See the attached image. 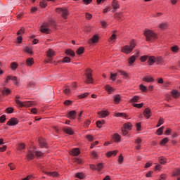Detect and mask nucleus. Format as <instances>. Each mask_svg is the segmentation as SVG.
<instances>
[{
    "mask_svg": "<svg viewBox=\"0 0 180 180\" xmlns=\"http://www.w3.org/2000/svg\"><path fill=\"white\" fill-rule=\"evenodd\" d=\"M136 45L137 43L136 42V40L131 39L129 41V46L125 45L121 48V53H123L124 54H130Z\"/></svg>",
    "mask_w": 180,
    "mask_h": 180,
    "instance_id": "nucleus-1",
    "label": "nucleus"
},
{
    "mask_svg": "<svg viewBox=\"0 0 180 180\" xmlns=\"http://www.w3.org/2000/svg\"><path fill=\"white\" fill-rule=\"evenodd\" d=\"M19 99H20V96H15V103L19 105L20 108H30V106H36L37 103L35 101H24L22 102Z\"/></svg>",
    "mask_w": 180,
    "mask_h": 180,
    "instance_id": "nucleus-2",
    "label": "nucleus"
},
{
    "mask_svg": "<svg viewBox=\"0 0 180 180\" xmlns=\"http://www.w3.org/2000/svg\"><path fill=\"white\" fill-rule=\"evenodd\" d=\"M143 36H145L146 41H151V40H157L158 39V35L154 31L148 29L144 30Z\"/></svg>",
    "mask_w": 180,
    "mask_h": 180,
    "instance_id": "nucleus-3",
    "label": "nucleus"
},
{
    "mask_svg": "<svg viewBox=\"0 0 180 180\" xmlns=\"http://www.w3.org/2000/svg\"><path fill=\"white\" fill-rule=\"evenodd\" d=\"M93 70L91 68H86L85 70L86 80L84 81L85 84H94V78L92 77Z\"/></svg>",
    "mask_w": 180,
    "mask_h": 180,
    "instance_id": "nucleus-4",
    "label": "nucleus"
},
{
    "mask_svg": "<svg viewBox=\"0 0 180 180\" xmlns=\"http://www.w3.org/2000/svg\"><path fill=\"white\" fill-rule=\"evenodd\" d=\"M55 11L56 13H58L63 18V19H68V15H70V13L68 12V10L65 8H56Z\"/></svg>",
    "mask_w": 180,
    "mask_h": 180,
    "instance_id": "nucleus-5",
    "label": "nucleus"
},
{
    "mask_svg": "<svg viewBox=\"0 0 180 180\" xmlns=\"http://www.w3.org/2000/svg\"><path fill=\"white\" fill-rule=\"evenodd\" d=\"M19 123V120L16 117L11 118L6 123L7 126H16Z\"/></svg>",
    "mask_w": 180,
    "mask_h": 180,
    "instance_id": "nucleus-6",
    "label": "nucleus"
},
{
    "mask_svg": "<svg viewBox=\"0 0 180 180\" xmlns=\"http://www.w3.org/2000/svg\"><path fill=\"white\" fill-rule=\"evenodd\" d=\"M114 19L116 20H124V15H123V12H117L114 14Z\"/></svg>",
    "mask_w": 180,
    "mask_h": 180,
    "instance_id": "nucleus-7",
    "label": "nucleus"
},
{
    "mask_svg": "<svg viewBox=\"0 0 180 180\" xmlns=\"http://www.w3.org/2000/svg\"><path fill=\"white\" fill-rule=\"evenodd\" d=\"M98 116L100 119H103L105 117H108V115H110L109 111L108 110H101L97 112Z\"/></svg>",
    "mask_w": 180,
    "mask_h": 180,
    "instance_id": "nucleus-8",
    "label": "nucleus"
},
{
    "mask_svg": "<svg viewBox=\"0 0 180 180\" xmlns=\"http://www.w3.org/2000/svg\"><path fill=\"white\" fill-rule=\"evenodd\" d=\"M99 41V36L98 34L94 35L90 39L88 40L89 44H94Z\"/></svg>",
    "mask_w": 180,
    "mask_h": 180,
    "instance_id": "nucleus-9",
    "label": "nucleus"
},
{
    "mask_svg": "<svg viewBox=\"0 0 180 180\" xmlns=\"http://www.w3.org/2000/svg\"><path fill=\"white\" fill-rule=\"evenodd\" d=\"M151 109L147 108L143 111V116L145 119H150L152 116Z\"/></svg>",
    "mask_w": 180,
    "mask_h": 180,
    "instance_id": "nucleus-10",
    "label": "nucleus"
},
{
    "mask_svg": "<svg viewBox=\"0 0 180 180\" xmlns=\"http://www.w3.org/2000/svg\"><path fill=\"white\" fill-rule=\"evenodd\" d=\"M116 39H117V37L116 36V31H113L111 37L108 39V42H110V44H113V43L116 41Z\"/></svg>",
    "mask_w": 180,
    "mask_h": 180,
    "instance_id": "nucleus-11",
    "label": "nucleus"
},
{
    "mask_svg": "<svg viewBox=\"0 0 180 180\" xmlns=\"http://www.w3.org/2000/svg\"><path fill=\"white\" fill-rule=\"evenodd\" d=\"M63 131L66 134H69L70 136H72L74 134V131H72V127H63Z\"/></svg>",
    "mask_w": 180,
    "mask_h": 180,
    "instance_id": "nucleus-12",
    "label": "nucleus"
},
{
    "mask_svg": "<svg viewBox=\"0 0 180 180\" xmlns=\"http://www.w3.org/2000/svg\"><path fill=\"white\" fill-rule=\"evenodd\" d=\"M38 141L41 148H47V143L46 142V139L41 138L38 140Z\"/></svg>",
    "mask_w": 180,
    "mask_h": 180,
    "instance_id": "nucleus-13",
    "label": "nucleus"
},
{
    "mask_svg": "<svg viewBox=\"0 0 180 180\" xmlns=\"http://www.w3.org/2000/svg\"><path fill=\"white\" fill-rule=\"evenodd\" d=\"M112 140L115 143H120V140H122V136L119 135V134L115 133L112 135Z\"/></svg>",
    "mask_w": 180,
    "mask_h": 180,
    "instance_id": "nucleus-14",
    "label": "nucleus"
},
{
    "mask_svg": "<svg viewBox=\"0 0 180 180\" xmlns=\"http://www.w3.org/2000/svg\"><path fill=\"white\" fill-rule=\"evenodd\" d=\"M71 153L73 157H78V155L81 154V150H79V148H75L72 149Z\"/></svg>",
    "mask_w": 180,
    "mask_h": 180,
    "instance_id": "nucleus-15",
    "label": "nucleus"
},
{
    "mask_svg": "<svg viewBox=\"0 0 180 180\" xmlns=\"http://www.w3.org/2000/svg\"><path fill=\"white\" fill-rule=\"evenodd\" d=\"M114 116L115 117H124V119H129V115L124 112H115Z\"/></svg>",
    "mask_w": 180,
    "mask_h": 180,
    "instance_id": "nucleus-16",
    "label": "nucleus"
},
{
    "mask_svg": "<svg viewBox=\"0 0 180 180\" xmlns=\"http://www.w3.org/2000/svg\"><path fill=\"white\" fill-rule=\"evenodd\" d=\"M114 103L115 105H119V103H120V102L122 101V97L120 96V94H117L115 96H114Z\"/></svg>",
    "mask_w": 180,
    "mask_h": 180,
    "instance_id": "nucleus-17",
    "label": "nucleus"
},
{
    "mask_svg": "<svg viewBox=\"0 0 180 180\" xmlns=\"http://www.w3.org/2000/svg\"><path fill=\"white\" fill-rule=\"evenodd\" d=\"M171 94L174 98V99H178V98L180 96V92L178 90H172L171 91Z\"/></svg>",
    "mask_w": 180,
    "mask_h": 180,
    "instance_id": "nucleus-18",
    "label": "nucleus"
},
{
    "mask_svg": "<svg viewBox=\"0 0 180 180\" xmlns=\"http://www.w3.org/2000/svg\"><path fill=\"white\" fill-rule=\"evenodd\" d=\"M63 93L65 95H70L71 94V89H70V86L68 84H65L63 87Z\"/></svg>",
    "mask_w": 180,
    "mask_h": 180,
    "instance_id": "nucleus-19",
    "label": "nucleus"
},
{
    "mask_svg": "<svg viewBox=\"0 0 180 180\" xmlns=\"http://www.w3.org/2000/svg\"><path fill=\"white\" fill-rule=\"evenodd\" d=\"M117 154V150H112V151H108L105 153V155L108 158H110L112 155L113 157H116V155Z\"/></svg>",
    "mask_w": 180,
    "mask_h": 180,
    "instance_id": "nucleus-20",
    "label": "nucleus"
},
{
    "mask_svg": "<svg viewBox=\"0 0 180 180\" xmlns=\"http://www.w3.org/2000/svg\"><path fill=\"white\" fill-rule=\"evenodd\" d=\"M26 158L28 161H32V160H34V154H33L32 151L28 150Z\"/></svg>",
    "mask_w": 180,
    "mask_h": 180,
    "instance_id": "nucleus-21",
    "label": "nucleus"
},
{
    "mask_svg": "<svg viewBox=\"0 0 180 180\" xmlns=\"http://www.w3.org/2000/svg\"><path fill=\"white\" fill-rule=\"evenodd\" d=\"M65 53L66 56H70V57H75V52L72 49H66Z\"/></svg>",
    "mask_w": 180,
    "mask_h": 180,
    "instance_id": "nucleus-22",
    "label": "nucleus"
},
{
    "mask_svg": "<svg viewBox=\"0 0 180 180\" xmlns=\"http://www.w3.org/2000/svg\"><path fill=\"white\" fill-rule=\"evenodd\" d=\"M54 56H56V51H54V50L49 49L46 51V56L49 57V58H52Z\"/></svg>",
    "mask_w": 180,
    "mask_h": 180,
    "instance_id": "nucleus-23",
    "label": "nucleus"
},
{
    "mask_svg": "<svg viewBox=\"0 0 180 180\" xmlns=\"http://www.w3.org/2000/svg\"><path fill=\"white\" fill-rule=\"evenodd\" d=\"M40 32L41 33H45L46 34H50V33H51V30H50V29L43 27V25L41 26Z\"/></svg>",
    "mask_w": 180,
    "mask_h": 180,
    "instance_id": "nucleus-24",
    "label": "nucleus"
},
{
    "mask_svg": "<svg viewBox=\"0 0 180 180\" xmlns=\"http://www.w3.org/2000/svg\"><path fill=\"white\" fill-rule=\"evenodd\" d=\"M34 64V60L33 58H29L26 60V65L27 67H32Z\"/></svg>",
    "mask_w": 180,
    "mask_h": 180,
    "instance_id": "nucleus-25",
    "label": "nucleus"
},
{
    "mask_svg": "<svg viewBox=\"0 0 180 180\" xmlns=\"http://www.w3.org/2000/svg\"><path fill=\"white\" fill-rule=\"evenodd\" d=\"M112 6L115 11H116V9H120V4H119V1H112Z\"/></svg>",
    "mask_w": 180,
    "mask_h": 180,
    "instance_id": "nucleus-26",
    "label": "nucleus"
},
{
    "mask_svg": "<svg viewBox=\"0 0 180 180\" xmlns=\"http://www.w3.org/2000/svg\"><path fill=\"white\" fill-rule=\"evenodd\" d=\"M180 176V168H175L172 173V176Z\"/></svg>",
    "mask_w": 180,
    "mask_h": 180,
    "instance_id": "nucleus-27",
    "label": "nucleus"
},
{
    "mask_svg": "<svg viewBox=\"0 0 180 180\" xmlns=\"http://www.w3.org/2000/svg\"><path fill=\"white\" fill-rule=\"evenodd\" d=\"M143 81H144V82H154V78L150 75L145 76L143 79Z\"/></svg>",
    "mask_w": 180,
    "mask_h": 180,
    "instance_id": "nucleus-28",
    "label": "nucleus"
},
{
    "mask_svg": "<svg viewBox=\"0 0 180 180\" xmlns=\"http://www.w3.org/2000/svg\"><path fill=\"white\" fill-rule=\"evenodd\" d=\"M44 174H46V175H48V176H53L55 178L56 176H58V173L57 172H43Z\"/></svg>",
    "mask_w": 180,
    "mask_h": 180,
    "instance_id": "nucleus-29",
    "label": "nucleus"
},
{
    "mask_svg": "<svg viewBox=\"0 0 180 180\" xmlns=\"http://www.w3.org/2000/svg\"><path fill=\"white\" fill-rule=\"evenodd\" d=\"M140 101V96H134L131 99L129 100V103H136Z\"/></svg>",
    "mask_w": 180,
    "mask_h": 180,
    "instance_id": "nucleus-30",
    "label": "nucleus"
},
{
    "mask_svg": "<svg viewBox=\"0 0 180 180\" xmlns=\"http://www.w3.org/2000/svg\"><path fill=\"white\" fill-rule=\"evenodd\" d=\"M148 58V65H153V64H154V63H155L156 61V58L155 56H150Z\"/></svg>",
    "mask_w": 180,
    "mask_h": 180,
    "instance_id": "nucleus-31",
    "label": "nucleus"
},
{
    "mask_svg": "<svg viewBox=\"0 0 180 180\" xmlns=\"http://www.w3.org/2000/svg\"><path fill=\"white\" fill-rule=\"evenodd\" d=\"M76 116H77V111L75 110L70 111L68 113L69 119L75 120Z\"/></svg>",
    "mask_w": 180,
    "mask_h": 180,
    "instance_id": "nucleus-32",
    "label": "nucleus"
},
{
    "mask_svg": "<svg viewBox=\"0 0 180 180\" xmlns=\"http://www.w3.org/2000/svg\"><path fill=\"white\" fill-rule=\"evenodd\" d=\"M123 128L126 130H131L133 129V124L130 122L125 123L123 125Z\"/></svg>",
    "mask_w": 180,
    "mask_h": 180,
    "instance_id": "nucleus-33",
    "label": "nucleus"
},
{
    "mask_svg": "<svg viewBox=\"0 0 180 180\" xmlns=\"http://www.w3.org/2000/svg\"><path fill=\"white\" fill-rule=\"evenodd\" d=\"M136 58H137V56H132L128 59V63L129 65H133L134 64V61H136Z\"/></svg>",
    "mask_w": 180,
    "mask_h": 180,
    "instance_id": "nucleus-34",
    "label": "nucleus"
},
{
    "mask_svg": "<svg viewBox=\"0 0 180 180\" xmlns=\"http://www.w3.org/2000/svg\"><path fill=\"white\" fill-rule=\"evenodd\" d=\"M18 67H19V64L16 62H12L11 63L10 68H11L12 71H15V70L18 69Z\"/></svg>",
    "mask_w": 180,
    "mask_h": 180,
    "instance_id": "nucleus-35",
    "label": "nucleus"
},
{
    "mask_svg": "<svg viewBox=\"0 0 180 180\" xmlns=\"http://www.w3.org/2000/svg\"><path fill=\"white\" fill-rule=\"evenodd\" d=\"M105 91L110 94L112 92H115V89H113V87L110 86L109 84H107L105 86Z\"/></svg>",
    "mask_w": 180,
    "mask_h": 180,
    "instance_id": "nucleus-36",
    "label": "nucleus"
},
{
    "mask_svg": "<svg viewBox=\"0 0 180 180\" xmlns=\"http://www.w3.org/2000/svg\"><path fill=\"white\" fill-rule=\"evenodd\" d=\"M105 120H101V121H97L96 122V127L98 128V129H102L103 124H105Z\"/></svg>",
    "mask_w": 180,
    "mask_h": 180,
    "instance_id": "nucleus-37",
    "label": "nucleus"
},
{
    "mask_svg": "<svg viewBox=\"0 0 180 180\" xmlns=\"http://www.w3.org/2000/svg\"><path fill=\"white\" fill-rule=\"evenodd\" d=\"M24 51L25 53L30 54V56H32V54H33V49L30 46H26Z\"/></svg>",
    "mask_w": 180,
    "mask_h": 180,
    "instance_id": "nucleus-38",
    "label": "nucleus"
},
{
    "mask_svg": "<svg viewBox=\"0 0 180 180\" xmlns=\"http://www.w3.org/2000/svg\"><path fill=\"white\" fill-rule=\"evenodd\" d=\"M159 162H160V164H162V165H165V164H167V158H165L164 156L160 157Z\"/></svg>",
    "mask_w": 180,
    "mask_h": 180,
    "instance_id": "nucleus-39",
    "label": "nucleus"
},
{
    "mask_svg": "<svg viewBox=\"0 0 180 180\" xmlns=\"http://www.w3.org/2000/svg\"><path fill=\"white\" fill-rule=\"evenodd\" d=\"M84 51H85V48L81 46L77 50L76 53L78 56H81V54H84Z\"/></svg>",
    "mask_w": 180,
    "mask_h": 180,
    "instance_id": "nucleus-40",
    "label": "nucleus"
},
{
    "mask_svg": "<svg viewBox=\"0 0 180 180\" xmlns=\"http://www.w3.org/2000/svg\"><path fill=\"white\" fill-rule=\"evenodd\" d=\"M170 50L172 53H178V51H179V47L178 45H174L170 48Z\"/></svg>",
    "mask_w": 180,
    "mask_h": 180,
    "instance_id": "nucleus-41",
    "label": "nucleus"
},
{
    "mask_svg": "<svg viewBox=\"0 0 180 180\" xmlns=\"http://www.w3.org/2000/svg\"><path fill=\"white\" fill-rule=\"evenodd\" d=\"M168 141H169V139L167 137L164 138L160 141V146H165V144H167Z\"/></svg>",
    "mask_w": 180,
    "mask_h": 180,
    "instance_id": "nucleus-42",
    "label": "nucleus"
},
{
    "mask_svg": "<svg viewBox=\"0 0 180 180\" xmlns=\"http://www.w3.org/2000/svg\"><path fill=\"white\" fill-rule=\"evenodd\" d=\"M117 72H119L120 75H122V77H124V78H129V75L127 74V72H126V71L117 70Z\"/></svg>",
    "mask_w": 180,
    "mask_h": 180,
    "instance_id": "nucleus-43",
    "label": "nucleus"
},
{
    "mask_svg": "<svg viewBox=\"0 0 180 180\" xmlns=\"http://www.w3.org/2000/svg\"><path fill=\"white\" fill-rule=\"evenodd\" d=\"M159 28L161 29L162 30H165V29L168 28V24H167V22H163L162 24H160Z\"/></svg>",
    "mask_w": 180,
    "mask_h": 180,
    "instance_id": "nucleus-44",
    "label": "nucleus"
},
{
    "mask_svg": "<svg viewBox=\"0 0 180 180\" xmlns=\"http://www.w3.org/2000/svg\"><path fill=\"white\" fill-rule=\"evenodd\" d=\"M26 148V145L23 143L18 144V146L17 148V150L18 151H22V150H25Z\"/></svg>",
    "mask_w": 180,
    "mask_h": 180,
    "instance_id": "nucleus-45",
    "label": "nucleus"
},
{
    "mask_svg": "<svg viewBox=\"0 0 180 180\" xmlns=\"http://www.w3.org/2000/svg\"><path fill=\"white\" fill-rule=\"evenodd\" d=\"M102 169H103V163L97 164V167H96V171L101 172V171H102Z\"/></svg>",
    "mask_w": 180,
    "mask_h": 180,
    "instance_id": "nucleus-46",
    "label": "nucleus"
},
{
    "mask_svg": "<svg viewBox=\"0 0 180 180\" xmlns=\"http://www.w3.org/2000/svg\"><path fill=\"white\" fill-rule=\"evenodd\" d=\"M75 176L79 179H84V178H85V174H84L82 172L76 173Z\"/></svg>",
    "mask_w": 180,
    "mask_h": 180,
    "instance_id": "nucleus-47",
    "label": "nucleus"
},
{
    "mask_svg": "<svg viewBox=\"0 0 180 180\" xmlns=\"http://www.w3.org/2000/svg\"><path fill=\"white\" fill-rule=\"evenodd\" d=\"M25 32H26V30H25L24 27H21V28L17 32V36H22V34H25Z\"/></svg>",
    "mask_w": 180,
    "mask_h": 180,
    "instance_id": "nucleus-48",
    "label": "nucleus"
},
{
    "mask_svg": "<svg viewBox=\"0 0 180 180\" xmlns=\"http://www.w3.org/2000/svg\"><path fill=\"white\" fill-rule=\"evenodd\" d=\"M132 106H134V108H136L137 109H141V108H143V106H144V103H141L139 104L133 103Z\"/></svg>",
    "mask_w": 180,
    "mask_h": 180,
    "instance_id": "nucleus-49",
    "label": "nucleus"
},
{
    "mask_svg": "<svg viewBox=\"0 0 180 180\" xmlns=\"http://www.w3.org/2000/svg\"><path fill=\"white\" fill-rule=\"evenodd\" d=\"M2 95H11V89H6L4 90L1 91Z\"/></svg>",
    "mask_w": 180,
    "mask_h": 180,
    "instance_id": "nucleus-50",
    "label": "nucleus"
},
{
    "mask_svg": "<svg viewBox=\"0 0 180 180\" xmlns=\"http://www.w3.org/2000/svg\"><path fill=\"white\" fill-rule=\"evenodd\" d=\"M162 133H164V127L159 128L156 131V134H158V136H161V134H162Z\"/></svg>",
    "mask_w": 180,
    "mask_h": 180,
    "instance_id": "nucleus-51",
    "label": "nucleus"
},
{
    "mask_svg": "<svg viewBox=\"0 0 180 180\" xmlns=\"http://www.w3.org/2000/svg\"><path fill=\"white\" fill-rule=\"evenodd\" d=\"M139 89L141 92H147V86H144L143 84L139 85Z\"/></svg>",
    "mask_w": 180,
    "mask_h": 180,
    "instance_id": "nucleus-52",
    "label": "nucleus"
},
{
    "mask_svg": "<svg viewBox=\"0 0 180 180\" xmlns=\"http://www.w3.org/2000/svg\"><path fill=\"white\" fill-rule=\"evenodd\" d=\"M124 160V158H123V155L120 154L118 158V164H123V161Z\"/></svg>",
    "mask_w": 180,
    "mask_h": 180,
    "instance_id": "nucleus-53",
    "label": "nucleus"
},
{
    "mask_svg": "<svg viewBox=\"0 0 180 180\" xmlns=\"http://www.w3.org/2000/svg\"><path fill=\"white\" fill-rule=\"evenodd\" d=\"M62 63H71V58L65 56L63 58Z\"/></svg>",
    "mask_w": 180,
    "mask_h": 180,
    "instance_id": "nucleus-54",
    "label": "nucleus"
},
{
    "mask_svg": "<svg viewBox=\"0 0 180 180\" xmlns=\"http://www.w3.org/2000/svg\"><path fill=\"white\" fill-rule=\"evenodd\" d=\"M116 77H117V73H110V79H112V81H116Z\"/></svg>",
    "mask_w": 180,
    "mask_h": 180,
    "instance_id": "nucleus-55",
    "label": "nucleus"
},
{
    "mask_svg": "<svg viewBox=\"0 0 180 180\" xmlns=\"http://www.w3.org/2000/svg\"><path fill=\"white\" fill-rule=\"evenodd\" d=\"M164 120L162 117H160L159 121L156 125V127H160V126H161V124H164Z\"/></svg>",
    "mask_w": 180,
    "mask_h": 180,
    "instance_id": "nucleus-56",
    "label": "nucleus"
},
{
    "mask_svg": "<svg viewBox=\"0 0 180 180\" xmlns=\"http://www.w3.org/2000/svg\"><path fill=\"white\" fill-rule=\"evenodd\" d=\"M63 105H65V106H70V105H72V101L66 100L63 102Z\"/></svg>",
    "mask_w": 180,
    "mask_h": 180,
    "instance_id": "nucleus-57",
    "label": "nucleus"
},
{
    "mask_svg": "<svg viewBox=\"0 0 180 180\" xmlns=\"http://www.w3.org/2000/svg\"><path fill=\"white\" fill-rule=\"evenodd\" d=\"M148 60V56H143L140 58V61L141 63H145V61H147Z\"/></svg>",
    "mask_w": 180,
    "mask_h": 180,
    "instance_id": "nucleus-58",
    "label": "nucleus"
},
{
    "mask_svg": "<svg viewBox=\"0 0 180 180\" xmlns=\"http://www.w3.org/2000/svg\"><path fill=\"white\" fill-rule=\"evenodd\" d=\"M85 18L86 19V20H91L92 19V14L89 13H86Z\"/></svg>",
    "mask_w": 180,
    "mask_h": 180,
    "instance_id": "nucleus-59",
    "label": "nucleus"
},
{
    "mask_svg": "<svg viewBox=\"0 0 180 180\" xmlns=\"http://www.w3.org/2000/svg\"><path fill=\"white\" fill-rule=\"evenodd\" d=\"M39 6L41 8H46V6H47V2H46V1H40Z\"/></svg>",
    "mask_w": 180,
    "mask_h": 180,
    "instance_id": "nucleus-60",
    "label": "nucleus"
},
{
    "mask_svg": "<svg viewBox=\"0 0 180 180\" xmlns=\"http://www.w3.org/2000/svg\"><path fill=\"white\" fill-rule=\"evenodd\" d=\"M85 139L88 140V141L92 142L94 141V136L92 135H86Z\"/></svg>",
    "mask_w": 180,
    "mask_h": 180,
    "instance_id": "nucleus-61",
    "label": "nucleus"
},
{
    "mask_svg": "<svg viewBox=\"0 0 180 180\" xmlns=\"http://www.w3.org/2000/svg\"><path fill=\"white\" fill-rule=\"evenodd\" d=\"M49 22V26L51 27H56V21H54L53 20H50Z\"/></svg>",
    "mask_w": 180,
    "mask_h": 180,
    "instance_id": "nucleus-62",
    "label": "nucleus"
},
{
    "mask_svg": "<svg viewBox=\"0 0 180 180\" xmlns=\"http://www.w3.org/2000/svg\"><path fill=\"white\" fill-rule=\"evenodd\" d=\"M13 110H15V109H13V108H12V107L7 108L6 109V113H13Z\"/></svg>",
    "mask_w": 180,
    "mask_h": 180,
    "instance_id": "nucleus-63",
    "label": "nucleus"
},
{
    "mask_svg": "<svg viewBox=\"0 0 180 180\" xmlns=\"http://www.w3.org/2000/svg\"><path fill=\"white\" fill-rule=\"evenodd\" d=\"M34 153L36 157H38V158L43 157V152H41V151H35Z\"/></svg>",
    "mask_w": 180,
    "mask_h": 180,
    "instance_id": "nucleus-64",
    "label": "nucleus"
}]
</instances>
